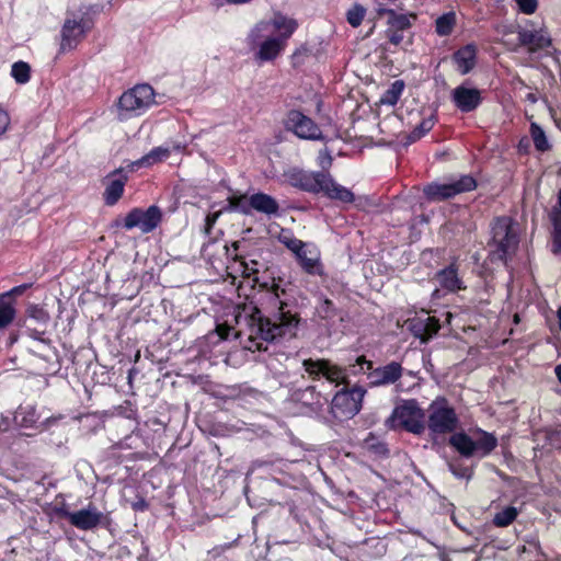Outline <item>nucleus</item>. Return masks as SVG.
Here are the masks:
<instances>
[{"mask_svg":"<svg viewBox=\"0 0 561 561\" xmlns=\"http://www.w3.org/2000/svg\"><path fill=\"white\" fill-rule=\"evenodd\" d=\"M237 337H247L244 347L249 351H266L264 343L277 337H293L299 324L296 314L285 310V304L280 302L278 312L273 319L264 318L254 306H245L236 317Z\"/></svg>","mask_w":561,"mask_h":561,"instance_id":"nucleus-1","label":"nucleus"},{"mask_svg":"<svg viewBox=\"0 0 561 561\" xmlns=\"http://www.w3.org/2000/svg\"><path fill=\"white\" fill-rule=\"evenodd\" d=\"M297 27V21L282 12H274L270 19L256 22L245 37L254 60L263 64L278 58Z\"/></svg>","mask_w":561,"mask_h":561,"instance_id":"nucleus-2","label":"nucleus"},{"mask_svg":"<svg viewBox=\"0 0 561 561\" xmlns=\"http://www.w3.org/2000/svg\"><path fill=\"white\" fill-rule=\"evenodd\" d=\"M288 183L302 191L319 194L343 203H352L354 194L346 187L337 184L328 172H310L300 169H290L285 173Z\"/></svg>","mask_w":561,"mask_h":561,"instance_id":"nucleus-3","label":"nucleus"},{"mask_svg":"<svg viewBox=\"0 0 561 561\" xmlns=\"http://www.w3.org/2000/svg\"><path fill=\"white\" fill-rule=\"evenodd\" d=\"M449 444L466 458L472 457L476 454L484 457L495 449L497 439L491 433L477 430L473 436L465 432L454 433L449 438Z\"/></svg>","mask_w":561,"mask_h":561,"instance_id":"nucleus-4","label":"nucleus"},{"mask_svg":"<svg viewBox=\"0 0 561 561\" xmlns=\"http://www.w3.org/2000/svg\"><path fill=\"white\" fill-rule=\"evenodd\" d=\"M389 428L402 427L415 435H421L426 428L425 413L416 400H405L397 405L386 421Z\"/></svg>","mask_w":561,"mask_h":561,"instance_id":"nucleus-5","label":"nucleus"},{"mask_svg":"<svg viewBox=\"0 0 561 561\" xmlns=\"http://www.w3.org/2000/svg\"><path fill=\"white\" fill-rule=\"evenodd\" d=\"M154 104V91L149 84H137L124 92L118 100L121 119L139 116Z\"/></svg>","mask_w":561,"mask_h":561,"instance_id":"nucleus-6","label":"nucleus"},{"mask_svg":"<svg viewBox=\"0 0 561 561\" xmlns=\"http://www.w3.org/2000/svg\"><path fill=\"white\" fill-rule=\"evenodd\" d=\"M425 424L433 436L446 435L456 431L458 416L446 399L438 398L430 404Z\"/></svg>","mask_w":561,"mask_h":561,"instance_id":"nucleus-7","label":"nucleus"},{"mask_svg":"<svg viewBox=\"0 0 561 561\" xmlns=\"http://www.w3.org/2000/svg\"><path fill=\"white\" fill-rule=\"evenodd\" d=\"M517 234L512 228V220L507 217L497 218L492 225V240L490 247L495 249L491 251V260L503 261L517 249Z\"/></svg>","mask_w":561,"mask_h":561,"instance_id":"nucleus-8","label":"nucleus"},{"mask_svg":"<svg viewBox=\"0 0 561 561\" xmlns=\"http://www.w3.org/2000/svg\"><path fill=\"white\" fill-rule=\"evenodd\" d=\"M365 394L366 390L359 386L337 391L331 402V413L340 421L354 417L362 409Z\"/></svg>","mask_w":561,"mask_h":561,"instance_id":"nucleus-9","label":"nucleus"},{"mask_svg":"<svg viewBox=\"0 0 561 561\" xmlns=\"http://www.w3.org/2000/svg\"><path fill=\"white\" fill-rule=\"evenodd\" d=\"M476 180L470 175H461L449 183H432L424 188V194L431 201H444L458 194L474 190Z\"/></svg>","mask_w":561,"mask_h":561,"instance_id":"nucleus-10","label":"nucleus"},{"mask_svg":"<svg viewBox=\"0 0 561 561\" xmlns=\"http://www.w3.org/2000/svg\"><path fill=\"white\" fill-rule=\"evenodd\" d=\"M91 25L82 15L75 14L67 16L61 28L60 50L68 51L75 49L85 37Z\"/></svg>","mask_w":561,"mask_h":561,"instance_id":"nucleus-11","label":"nucleus"},{"mask_svg":"<svg viewBox=\"0 0 561 561\" xmlns=\"http://www.w3.org/2000/svg\"><path fill=\"white\" fill-rule=\"evenodd\" d=\"M161 210L154 205L150 206L146 210L134 208L126 215L124 227L128 230L137 227L144 233H148L156 229L161 221Z\"/></svg>","mask_w":561,"mask_h":561,"instance_id":"nucleus-12","label":"nucleus"},{"mask_svg":"<svg viewBox=\"0 0 561 561\" xmlns=\"http://www.w3.org/2000/svg\"><path fill=\"white\" fill-rule=\"evenodd\" d=\"M285 126L291 130L296 136L302 139H320L322 136L319 126L304 113L293 110L288 112Z\"/></svg>","mask_w":561,"mask_h":561,"instance_id":"nucleus-13","label":"nucleus"},{"mask_svg":"<svg viewBox=\"0 0 561 561\" xmlns=\"http://www.w3.org/2000/svg\"><path fill=\"white\" fill-rule=\"evenodd\" d=\"M305 370L312 377L323 376L328 381L340 385L347 381L343 368L331 364L327 359H305L302 363Z\"/></svg>","mask_w":561,"mask_h":561,"instance_id":"nucleus-14","label":"nucleus"},{"mask_svg":"<svg viewBox=\"0 0 561 561\" xmlns=\"http://www.w3.org/2000/svg\"><path fill=\"white\" fill-rule=\"evenodd\" d=\"M69 523L78 529L90 530L98 527L103 518V513L96 507L89 505L77 512L66 513Z\"/></svg>","mask_w":561,"mask_h":561,"instance_id":"nucleus-15","label":"nucleus"},{"mask_svg":"<svg viewBox=\"0 0 561 561\" xmlns=\"http://www.w3.org/2000/svg\"><path fill=\"white\" fill-rule=\"evenodd\" d=\"M451 100L458 110L468 113L481 104L482 98L480 90L459 85L453 90Z\"/></svg>","mask_w":561,"mask_h":561,"instance_id":"nucleus-16","label":"nucleus"},{"mask_svg":"<svg viewBox=\"0 0 561 561\" xmlns=\"http://www.w3.org/2000/svg\"><path fill=\"white\" fill-rule=\"evenodd\" d=\"M301 268L310 275H323V265L321 263V255L319 249L310 243L295 254Z\"/></svg>","mask_w":561,"mask_h":561,"instance_id":"nucleus-17","label":"nucleus"},{"mask_svg":"<svg viewBox=\"0 0 561 561\" xmlns=\"http://www.w3.org/2000/svg\"><path fill=\"white\" fill-rule=\"evenodd\" d=\"M402 370L401 364L391 362L382 367L373 369L368 375V379L374 387L391 385L401 378Z\"/></svg>","mask_w":561,"mask_h":561,"instance_id":"nucleus-18","label":"nucleus"},{"mask_svg":"<svg viewBox=\"0 0 561 561\" xmlns=\"http://www.w3.org/2000/svg\"><path fill=\"white\" fill-rule=\"evenodd\" d=\"M410 327L414 336L421 339L422 342L428 341L440 328L438 320L427 313L412 319Z\"/></svg>","mask_w":561,"mask_h":561,"instance_id":"nucleus-19","label":"nucleus"},{"mask_svg":"<svg viewBox=\"0 0 561 561\" xmlns=\"http://www.w3.org/2000/svg\"><path fill=\"white\" fill-rule=\"evenodd\" d=\"M518 41L519 45L527 46L531 51L546 48L551 43L550 37L543 30H520L518 32Z\"/></svg>","mask_w":561,"mask_h":561,"instance_id":"nucleus-20","label":"nucleus"},{"mask_svg":"<svg viewBox=\"0 0 561 561\" xmlns=\"http://www.w3.org/2000/svg\"><path fill=\"white\" fill-rule=\"evenodd\" d=\"M126 182V175L121 174L118 171L111 175L103 193L104 202L106 205L113 206L118 202L124 193V186Z\"/></svg>","mask_w":561,"mask_h":561,"instance_id":"nucleus-21","label":"nucleus"},{"mask_svg":"<svg viewBox=\"0 0 561 561\" xmlns=\"http://www.w3.org/2000/svg\"><path fill=\"white\" fill-rule=\"evenodd\" d=\"M477 47L472 44H468L459 48L453 56V59L457 66V70L461 75H467L476 66Z\"/></svg>","mask_w":561,"mask_h":561,"instance_id":"nucleus-22","label":"nucleus"},{"mask_svg":"<svg viewBox=\"0 0 561 561\" xmlns=\"http://www.w3.org/2000/svg\"><path fill=\"white\" fill-rule=\"evenodd\" d=\"M436 278L439 285L449 291H456L462 288V282L458 277L457 268L454 264L439 271Z\"/></svg>","mask_w":561,"mask_h":561,"instance_id":"nucleus-23","label":"nucleus"},{"mask_svg":"<svg viewBox=\"0 0 561 561\" xmlns=\"http://www.w3.org/2000/svg\"><path fill=\"white\" fill-rule=\"evenodd\" d=\"M250 205L255 210L266 215H273L278 211L277 202L272 196L264 193L253 194L250 197Z\"/></svg>","mask_w":561,"mask_h":561,"instance_id":"nucleus-24","label":"nucleus"},{"mask_svg":"<svg viewBox=\"0 0 561 561\" xmlns=\"http://www.w3.org/2000/svg\"><path fill=\"white\" fill-rule=\"evenodd\" d=\"M415 20V13L398 14L396 11H389L386 31H405L411 27L412 21Z\"/></svg>","mask_w":561,"mask_h":561,"instance_id":"nucleus-25","label":"nucleus"},{"mask_svg":"<svg viewBox=\"0 0 561 561\" xmlns=\"http://www.w3.org/2000/svg\"><path fill=\"white\" fill-rule=\"evenodd\" d=\"M457 23L456 13L454 11L444 13L435 21V31L439 36H448L453 33Z\"/></svg>","mask_w":561,"mask_h":561,"instance_id":"nucleus-26","label":"nucleus"},{"mask_svg":"<svg viewBox=\"0 0 561 561\" xmlns=\"http://www.w3.org/2000/svg\"><path fill=\"white\" fill-rule=\"evenodd\" d=\"M15 317L14 300L0 295V329L7 328Z\"/></svg>","mask_w":561,"mask_h":561,"instance_id":"nucleus-27","label":"nucleus"},{"mask_svg":"<svg viewBox=\"0 0 561 561\" xmlns=\"http://www.w3.org/2000/svg\"><path fill=\"white\" fill-rule=\"evenodd\" d=\"M170 156V149L167 147H156L149 153L139 159L136 164L140 167H150L162 162Z\"/></svg>","mask_w":561,"mask_h":561,"instance_id":"nucleus-28","label":"nucleus"},{"mask_svg":"<svg viewBox=\"0 0 561 561\" xmlns=\"http://www.w3.org/2000/svg\"><path fill=\"white\" fill-rule=\"evenodd\" d=\"M558 204L560 208H554L551 213L553 224V252H561V191L559 192Z\"/></svg>","mask_w":561,"mask_h":561,"instance_id":"nucleus-29","label":"nucleus"},{"mask_svg":"<svg viewBox=\"0 0 561 561\" xmlns=\"http://www.w3.org/2000/svg\"><path fill=\"white\" fill-rule=\"evenodd\" d=\"M518 516V511L514 506H507L497 512L493 517V524L497 527H507Z\"/></svg>","mask_w":561,"mask_h":561,"instance_id":"nucleus-30","label":"nucleus"},{"mask_svg":"<svg viewBox=\"0 0 561 561\" xmlns=\"http://www.w3.org/2000/svg\"><path fill=\"white\" fill-rule=\"evenodd\" d=\"M403 89H404L403 81H401V80L394 81L391 84V87L380 98V103L387 104V105H394L399 101V99L403 92Z\"/></svg>","mask_w":561,"mask_h":561,"instance_id":"nucleus-31","label":"nucleus"},{"mask_svg":"<svg viewBox=\"0 0 561 561\" xmlns=\"http://www.w3.org/2000/svg\"><path fill=\"white\" fill-rule=\"evenodd\" d=\"M31 68L28 64L24 61H16L12 65L11 76L18 83H26L30 80Z\"/></svg>","mask_w":561,"mask_h":561,"instance_id":"nucleus-32","label":"nucleus"},{"mask_svg":"<svg viewBox=\"0 0 561 561\" xmlns=\"http://www.w3.org/2000/svg\"><path fill=\"white\" fill-rule=\"evenodd\" d=\"M530 134L537 150L546 151L549 149V144L546 134L539 125L533 123L530 126Z\"/></svg>","mask_w":561,"mask_h":561,"instance_id":"nucleus-33","label":"nucleus"},{"mask_svg":"<svg viewBox=\"0 0 561 561\" xmlns=\"http://www.w3.org/2000/svg\"><path fill=\"white\" fill-rule=\"evenodd\" d=\"M435 124L434 117L423 119L419 126L409 135L410 142H414L430 131Z\"/></svg>","mask_w":561,"mask_h":561,"instance_id":"nucleus-34","label":"nucleus"},{"mask_svg":"<svg viewBox=\"0 0 561 561\" xmlns=\"http://www.w3.org/2000/svg\"><path fill=\"white\" fill-rule=\"evenodd\" d=\"M366 14V10L360 4H354L346 13L347 22L353 26L357 27L363 22Z\"/></svg>","mask_w":561,"mask_h":561,"instance_id":"nucleus-35","label":"nucleus"},{"mask_svg":"<svg viewBox=\"0 0 561 561\" xmlns=\"http://www.w3.org/2000/svg\"><path fill=\"white\" fill-rule=\"evenodd\" d=\"M280 242L295 254L298 253L306 244V242H302L301 240L288 234H282Z\"/></svg>","mask_w":561,"mask_h":561,"instance_id":"nucleus-36","label":"nucleus"},{"mask_svg":"<svg viewBox=\"0 0 561 561\" xmlns=\"http://www.w3.org/2000/svg\"><path fill=\"white\" fill-rule=\"evenodd\" d=\"M518 9L520 12L525 14H533L536 12L538 8L537 0H516Z\"/></svg>","mask_w":561,"mask_h":561,"instance_id":"nucleus-37","label":"nucleus"},{"mask_svg":"<svg viewBox=\"0 0 561 561\" xmlns=\"http://www.w3.org/2000/svg\"><path fill=\"white\" fill-rule=\"evenodd\" d=\"M11 123L8 111L0 103V137L7 133Z\"/></svg>","mask_w":561,"mask_h":561,"instance_id":"nucleus-38","label":"nucleus"},{"mask_svg":"<svg viewBox=\"0 0 561 561\" xmlns=\"http://www.w3.org/2000/svg\"><path fill=\"white\" fill-rule=\"evenodd\" d=\"M449 470L455 477L459 479H470L471 477V471L468 468L461 467L453 462L449 463Z\"/></svg>","mask_w":561,"mask_h":561,"instance_id":"nucleus-39","label":"nucleus"},{"mask_svg":"<svg viewBox=\"0 0 561 561\" xmlns=\"http://www.w3.org/2000/svg\"><path fill=\"white\" fill-rule=\"evenodd\" d=\"M318 164L322 170H328L332 165V157L328 149H323L319 152Z\"/></svg>","mask_w":561,"mask_h":561,"instance_id":"nucleus-40","label":"nucleus"},{"mask_svg":"<svg viewBox=\"0 0 561 561\" xmlns=\"http://www.w3.org/2000/svg\"><path fill=\"white\" fill-rule=\"evenodd\" d=\"M386 36L391 44L398 46L403 41V31H386Z\"/></svg>","mask_w":561,"mask_h":561,"instance_id":"nucleus-41","label":"nucleus"},{"mask_svg":"<svg viewBox=\"0 0 561 561\" xmlns=\"http://www.w3.org/2000/svg\"><path fill=\"white\" fill-rule=\"evenodd\" d=\"M219 215H220L219 211L207 215V217L205 219V228H204V232L206 234L210 233V230L214 227V225L216 224Z\"/></svg>","mask_w":561,"mask_h":561,"instance_id":"nucleus-42","label":"nucleus"},{"mask_svg":"<svg viewBox=\"0 0 561 561\" xmlns=\"http://www.w3.org/2000/svg\"><path fill=\"white\" fill-rule=\"evenodd\" d=\"M245 199L244 196H232L229 198V204L232 209H242L244 213L247 211L244 208H242V203Z\"/></svg>","mask_w":561,"mask_h":561,"instance_id":"nucleus-43","label":"nucleus"},{"mask_svg":"<svg viewBox=\"0 0 561 561\" xmlns=\"http://www.w3.org/2000/svg\"><path fill=\"white\" fill-rule=\"evenodd\" d=\"M216 331L220 339L226 340L230 334L231 328L229 325L219 324L217 325Z\"/></svg>","mask_w":561,"mask_h":561,"instance_id":"nucleus-44","label":"nucleus"},{"mask_svg":"<svg viewBox=\"0 0 561 561\" xmlns=\"http://www.w3.org/2000/svg\"><path fill=\"white\" fill-rule=\"evenodd\" d=\"M23 290H24V286H16V287L12 288L11 290H9L8 293H5L4 295H8V299H12L11 296L20 295L23 293Z\"/></svg>","mask_w":561,"mask_h":561,"instance_id":"nucleus-45","label":"nucleus"},{"mask_svg":"<svg viewBox=\"0 0 561 561\" xmlns=\"http://www.w3.org/2000/svg\"><path fill=\"white\" fill-rule=\"evenodd\" d=\"M331 306H332V302L329 299L324 300V304H323V307H324L323 317L324 318L331 317V312H330Z\"/></svg>","mask_w":561,"mask_h":561,"instance_id":"nucleus-46","label":"nucleus"},{"mask_svg":"<svg viewBox=\"0 0 561 561\" xmlns=\"http://www.w3.org/2000/svg\"><path fill=\"white\" fill-rule=\"evenodd\" d=\"M356 363H357V365L360 366L362 369H363L364 365H366L368 369H370L373 366L371 362L366 360V358L364 356H359L357 358Z\"/></svg>","mask_w":561,"mask_h":561,"instance_id":"nucleus-47","label":"nucleus"},{"mask_svg":"<svg viewBox=\"0 0 561 561\" xmlns=\"http://www.w3.org/2000/svg\"><path fill=\"white\" fill-rule=\"evenodd\" d=\"M499 32L505 36L507 34L514 33V26L503 25L501 28H499Z\"/></svg>","mask_w":561,"mask_h":561,"instance_id":"nucleus-48","label":"nucleus"},{"mask_svg":"<svg viewBox=\"0 0 561 561\" xmlns=\"http://www.w3.org/2000/svg\"><path fill=\"white\" fill-rule=\"evenodd\" d=\"M389 11H393L392 9H386L381 5H379L377 9H376V12H377V15L378 16H382V15H387L388 16V12Z\"/></svg>","mask_w":561,"mask_h":561,"instance_id":"nucleus-49","label":"nucleus"},{"mask_svg":"<svg viewBox=\"0 0 561 561\" xmlns=\"http://www.w3.org/2000/svg\"><path fill=\"white\" fill-rule=\"evenodd\" d=\"M228 3H233V4H242V3H247V2H250L251 0H226Z\"/></svg>","mask_w":561,"mask_h":561,"instance_id":"nucleus-50","label":"nucleus"},{"mask_svg":"<svg viewBox=\"0 0 561 561\" xmlns=\"http://www.w3.org/2000/svg\"><path fill=\"white\" fill-rule=\"evenodd\" d=\"M554 371H556V375H557V377H558V380H559V381H560V383H561V365H558V366L556 367Z\"/></svg>","mask_w":561,"mask_h":561,"instance_id":"nucleus-51","label":"nucleus"},{"mask_svg":"<svg viewBox=\"0 0 561 561\" xmlns=\"http://www.w3.org/2000/svg\"><path fill=\"white\" fill-rule=\"evenodd\" d=\"M557 316H558L559 328L561 330V307L558 309Z\"/></svg>","mask_w":561,"mask_h":561,"instance_id":"nucleus-52","label":"nucleus"},{"mask_svg":"<svg viewBox=\"0 0 561 561\" xmlns=\"http://www.w3.org/2000/svg\"><path fill=\"white\" fill-rule=\"evenodd\" d=\"M274 295H275V297H276V298H278V297H279V294H278V286H276V287L274 288Z\"/></svg>","mask_w":561,"mask_h":561,"instance_id":"nucleus-53","label":"nucleus"},{"mask_svg":"<svg viewBox=\"0 0 561 561\" xmlns=\"http://www.w3.org/2000/svg\"><path fill=\"white\" fill-rule=\"evenodd\" d=\"M36 311L39 313L38 318L46 317V314L43 313L42 309H38Z\"/></svg>","mask_w":561,"mask_h":561,"instance_id":"nucleus-54","label":"nucleus"}]
</instances>
